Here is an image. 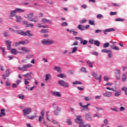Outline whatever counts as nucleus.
Here are the masks:
<instances>
[{
  "label": "nucleus",
  "mask_w": 127,
  "mask_h": 127,
  "mask_svg": "<svg viewBox=\"0 0 127 127\" xmlns=\"http://www.w3.org/2000/svg\"><path fill=\"white\" fill-rule=\"evenodd\" d=\"M22 112L23 113V116L24 117H27L28 119L29 120H33V119H35L36 118V116H33L31 117L27 116L28 115H29L30 113H31V109L28 107L25 108L23 109Z\"/></svg>",
  "instance_id": "f257e3e1"
},
{
  "label": "nucleus",
  "mask_w": 127,
  "mask_h": 127,
  "mask_svg": "<svg viewBox=\"0 0 127 127\" xmlns=\"http://www.w3.org/2000/svg\"><path fill=\"white\" fill-rule=\"evenodd\" d=\"M17 34H19L20 35H22L23 36H28V37H32L33 34L31 33L30 30H28L24 32L23 31L18 30L16 31Z\"/></svg>",
  "instance_id": "f03ea898"
},
{
  "label": "nucleus",
  "mask_w": 127,
  "mask_h": 127,
  "mask_svg": "<svg viewBox=\"0 0 127 127\" xmlns=\"http://www.w3.org/2000/svg\"><path fill=\"white\" fill-rule=\"evenodd\" d=\"M58 83L59 85L62 86V87H64V88H68V87H69V84L63 80H60L58 82Z\"/></svg>",
  "instance_id": "7ed1b4c3"
},
{
  "label": "nucleus",
  "mask_w": 127,
  "mask_h": 127,
  "mask_svg": "<svg viewBox=\"0 0 127 127\" xmlns=\"http://www.w3.org/2000/svg\"><path fill=\"white\" fill-rule=\"evenodd\" d=\"M31 74H32V73L31 72H28L26 74H23L22 76H23V77H24V78H25V79L26 80H28L29 81H30V80H31V79H32V77L31 76Z\"/></svg>",
  "instance_id": "20e7f679"
},
{
  "label": "nucleus",
  "mask_w": 127,
  "mask_h": 127,
  "mask_svg": "<svg viewBox=\"0 0 127 127\" xmlns=\"http://www.w3.org/2000/svg\"><path fill=\"white\" fill-rule=\"evenodd\" d=\"M60 111H61V108L59 106H57L54 111L55 116H58L59 113H60Z\"/></svg>",
  "instance_id": "39448f33"
},
{
  "label": "nucleus",
  "mask_w": 127,
  "mask_h": 127,
  "mask_svg": "<svg viewBox=\"0 0 127 127\" xmlns=\"http://www.w3.org/2000/svg\"><path fill=\"white\" fill-rule=\"evenodd\" d=\"M85 120L87 121H92L93 118H92V116H91V114L90 113H87L85 114Z\"/></svg>",
  "instance_id": "423d86ee"
},
{
  "label": "nucleus",
  "mask_w": 127,
  "mask_h": 127,
  "mask_svg": "<svg viewBox=\"0 0 127 127\" xmlns=\"http://www.w3.org/2000/svg\"><path fill=\"white\" fill-rule=\"evenodd\" d=\"M92 75L94 77L95 79L96 80H99V82H101V79L102 78V75H98V74L95 72H92Z\"/></svg>",
  "instance_id": "0eeeda50"
},
{
  "label": "nucleus",
  "mask_w": 127,
  "mask_h": 127,
  "mask_svg": "<svg viewBox=\"0 0 127 127\" xmlns=\"http://www.w3.org/2000/svg\"><path fill=\"white\" fill-rule=\"evenodd\" d=\"M75 121L77 124H82L83 120H82V116H78L77 117V119L75 120Z\"/></svg>",
  "instance_id": "6e6552de"
},
{
  "label": "nucleus",
  "mask_w": 127,
  "mask_h": 127,
  "mask_svg": "<svg viewBox=\"0 0 127 127\" xmlns=\"http://www.w3.org/2000/svg\"><path fill=\"white\" fill-rule=\"evenodd\" d=\"M103 96L106 97V98H110V97H112V94L111 92L106 91L105 93H103Z\"/></svg>",
  "instance_id": "1a4fd4ad"
},
{
  "label": "nucleus",
  "mask_w": 127,
  "mask_h": 127,
  "mask_svg": "<svg viewBox=\"0 0 127 127\" xmlns=\"http://www.w3.org/2000/svg\"><path fill=\"white\" fill-rule=\"evenodd\" d=\"M52 95H53V96H55V97H61V93L60 92L52 91Z\"/></svg>",
  "instance_id": "9d476101"
},
{
  "label": "nucleus",
  "mask_w": 127,
  "mask_h": 127,
  "mask_svg": "<svg viewBox=\"0 0 127 127\" xmlns=\"http://www.w3.org/2000/svg\"><path fill=\"white\" fill-rule=\"evenodd\" d=\"M5 42L7 44V48L8 50H10V49H11V41L6 40L5 41Z\"/></svg>",
  "instance_id": "9b49d317"
},
{
  "label": "nucleus",
  "mask_w": 127,
  "mask_h": 127,
  "mask_svg": "<svg viewBox=\"0 0 127 127\" xmlns=\"http://www.w3.org/2000/svg\"><path fill=\"white\" fill-rule=\"evenodd\" d=\"M56 42L54 40H52L51 39H47V45H51L52 44H54Z\"/></svg>",
  "instance_id": "f8f14e48"
},
{
  "label": "nucleus",
  "mask_w": 127,
  "mask_h": 127,
  "mask_svg": "<svg viewBox=\"0 0 127 127\" xmlns=\"http://www.w3.org/2000/svg\"><path fill=\"white\" fill-rule=\"evenodd\" d=\"M23 70H27V68H29L30 67H32V64H24L23 65Z\"/></svg>",
  "instance_id": "ddd939ff"
},
{
  "label": "nucleus",
  "mask_w": 127,
  "mask_h": 127,
  "mask_svg": "<svg viewBox=\"0 0 127 127\" xmlns=\"http://www.w3.org/2000/svg\"><path fill=\"white\" fill-rule=\"evenodd\" d=\"M115 30H116L115 29V28H109V29H107L105 31H104V34H107L106 32H111L112 31H115Z\"/></svg>",
  "instance_id": "4468645a"
},
{
  "label": "nucleus",
  "mask_w": 127,
  "mask_h": 127,
  "mask_svg": "<svg viewBox=\"0 0 127 127\" xmlns=\"http://www.w3.org/2000/svg\"><path fill=\"white\" fill-rule=\"evenodd\" d=\"M77 28H78V29H79L80 30L83 31V30H85V29H86V27H85L84 26H83L82 25H79L77 26Z\"/></svg>",
  "instance_id": "2eb2a0df"
},
{
  "label": "nucleus",
  "mask_w": 127,
  "mask_h": 127,
  "mask_svg": "<svg viewBox=\"0 0 127 127\" xmlns=\"http://www.w3.org/2000/svg\"><path fill=\"white\" fill-rule=\"evenodd\" d=\"M33 17V13L31 12L29 14H27L25 18H27L28 19H30V18H32Z\"/></svg>",
  "instance_id": "dca6fc26"
},
{
  "label": "nucleus",
  "mask_w": 127,
  "mask_h": 127,
  "mask_svg": "<svg viewBox=\"0 0 127 127\" xmlns=\"http://www.w3.org/2000/svg\"><path fill=\"white\" fill-rule=\"evenodd\" d=\"M87 64L89 66V67H91V68H93V64H94V62H92L89 60H88L87 62Z\"/></svg>",
  "instance_id": "f3484780"
},
{
  "label": "nucleus",
  "mask_w": 127,
  "mask_h": 127,
  "mask_svg": "<svg viewBox=\"0 0 127 127\" xmlns=\"http://www.w3.org/2000/svg\"><path fill=\"white\" fill-rule=\"evenodd\" d=\"M0 117L1 118L2 116H5V113L3 112H5V110L4 109H2L0 110Z\"/></svg>",
  "instance_id": "a211bd4d"
},
{
  "label": "nucleus",
  "mask_w": 127,
  "mask_h": 127,
  "mask_svg": "<svg viewBox=\"0 0 127 127\" xmlns=\"http://www.w3.org/2000/svg\"><path fill=\"white\" fill-rule=\"evenodd\" d=\"M16 13V11L15 10H11L10 12V15L12 17L15 16V14Z\"/></svg>",
  "instance_id": "6ab92c4d"
},
{
  "label": "nucleus",
  "mask_w": 127,
  "mask_h": 127,
  "mask_svg": "<svg viewBox=\"0 0 127 127\" xmlns=\"http://www.w3.org/2000/svg\"><path fill=\"white\" fill-rule=\"evenodd\" d=\"M101 52H103V53H107V54H109V53H112V51L107 50V49H103L101 50Z\"/></svg>",
  "instance_id": "aec40b11"
},
{
  "label": "nucleus",
  "mask_w": 127,
  "mask_h": 127,
  "mask_svg": "<svg viewBox=\"0 0 127 127\" xmlns=\"http://www.w3.org/2000/svg\"><path fill=\"white\" fill-rule=\"evenodd\" d=\"M29 21H33V22H38V18L37 17H35L32 19H29Z\"/></svg>",
  "instance_id": "412c9836"
},
{
  "label": "nucleus",
  "mask_w": 127,
  "mask_h": 127,
  "mask_svg": "<svg viewBox=\"0 0 127 127\" xmlns=\"http://www.w3.org/2000/svg\"><path fill=\"white\" fill-rule=\"evenodd\" d=\"M21 49L24 52H29L30 51V50L28 49L26 47H22Z\"/></svg>",
  "instance_id": "4be33fe9"
},
{
  "label": "nucleus",
  "mask_w": 127,
  "mask_h": 127,
  "mask_svg": "<svg viewBox=\"0 0 127 127\" xmlns=\"http://www.w3.org/2000/svg\"><path fill=\"white\" fill-rule=\"evenodd\" d=\"M15 9H16V11H17V12L21 13V12H24V11H25V10L19 8H16Z\"/></svg>",
  "instance_id": "5701e85b"
},
{
  "label": "nucleus",
  "mask_w": 127,
  "mask_h": 127,
  "mask_svg": "<svg viewBox=\"0 0 127 127\" xmlns=\"http://www.w3.org/2000/svg\"><path fill=\"white\" fill-rule=\"evenodd\" d=\"M77 50H78V47H74L72 48L71 52L69 53V54H71V53H75Z\"/></svg>",
  "instance_id": "b1692460"
},
{
  "label": "nucleus",
  "mask_w": 127,
  "mask_h": 127,
  "mask_svg": "<svg viewBox=\"0 0 127 127\" xmlns=\"http://www.w3.org/2000/svg\"><path fill=\"white\" fill-rule=\"evenodd\" d=\"M104 125H102V127H107L109 125V122L108 121V119H105L104 121Z\"/></svg>",
  "instance_id": "393cba45"
},
{
  "label": "nucleus",
  "mask_w": 127,
  "mask_h": 127,
  "mask_svg": "<svg viewBox=\"0 0 127 127\" xmlns=\"http://www.w3.org/2000/svg\"><path fill=\"white\" fill-rule=\"evenodd\" d=\"M87 43H88V41L86 40H83V39L81 40L80 42V44H83V45H87Z\"/></svg>",
  "instance_id": "a878e982"
},
{
  "label": "nucleus",
  "mask_w": 127,
  "mask_h": 127,
  "mask_svg": "<svg viewBox=\"0 0 127 127\" xmlns=\"http://www.w3.org/2000/svg\"><path fill=\"white\" fill-rule=\"evenodd\" d=\"M11 53L12 54H14V55H16L17 54V51L15 49H12L11 50Z\"/></svg>",
  "instance_id": "bb28decb"
},
{
  "label": "nucleus",
  "mask_w": 127,
  "mask_h": 127,
  "mask_svg": "<svg viewBox=\"0 0 127 127\" xmlns=\"http://www.w3.org/2000/svg\"><path fill=\"white\" fill-rule=\"evenodd\" d=\"M109 46H110V43L109 42L105 43L103 45V47H104V48H108Z\"/></svg>",
  "instance_id": "cd10ccee"
},
{
  "label": "nucleus",
  "mask_w": 127,
  "mask_h": 127,
  "mask_svg": "<svg viewBox=\"0 0 127 127\" xmlns=\"http://www.w3.org/2000/svg\"><path fill=\"white\" fill-rule=\"evenodd\" d=\"M100 44H101V43L100 42V41H99L98 40H96L94 41V45H96L98 47H99V46H100Z\"/></svg>",
  "instance_id": "c85d7f7f"
},
{
  "label": "nucleus",
  "mask_w": 127,
  "mask_h": 127,
  "mask_svg": "<svg viewBox=\"0 0 127 127\" xmlns=\"http://www.w3.org/2000/svg\"><path fill=\"white\" fill-rule=\"evenodd\" d=\"M84 100L86 102H89V101H91V100H92V97H91V96L85 97L84 98Z\"/></svg>",
  "instance_id": "c756f323"
},
{
  "label": "nucleus",
  "mask_w": 127,
  "mask_h": 127,
  "mask_svg": "<svg viewBox=\"0 0 127 127\" xmlns=\"http://www.w3.org/2000/svg\"><path fill=\"white\" fill-rule=\"evenodd\" d=\"M55 70L57 72H61V68L60 66H55Z\"/></svg>",
  "instance_id": "7c9ffc66"
},
{
  "label": "nucleus",
  "mask_w": 127,
  "mask_h": 127,
  "mask_svg": "<svg viewBox=\"0 0 127 127\" xmlns=\"http://www.w3.org/2000/svg\"><path fill=\"white\" fill-rule=\"evenodd\" d=\"M41 43L43 44V45H47V39L42 40Z\"/></svg>",
  "instance_id": "2f4dec72"
},
{
  "label": "nucleus",
  "mask_w": 127,
  "mask_h": 127,
  "mask_svg": "<svg viewBox=\"0 0 127 127\" xmlns=\"http://www.w3.org/2000/svg\"><path fill=\"white\" fill-rule=\"evenodd\" d=\"M48 21H49V20H48L46 18H43L42 19L41 22L42 23H47V22H48Z\"/></svg>",
  "instance_id": "473e14b6"
},
{
  "label": "nucleus",
  "mask_w": 127,
  "mask_h": 127,
  "mask_svg": "<svg viewBox=\"0 0 127 127\" xmlns=\"http://www.w3.org/2000/svg\"><path fill=\"white\" fill-rule=\"evenodd\" d=\"M16 18L17 22H19V21L22 19V18L20 16H16Z\"/></svg>",
  "instance_id": "72a5a7b5"
},
{
  "label": "nucleus",
  "mask_w": 127,
  "mask_h": 127,
  "mask_svg": "<svg viewBox=\"0 0 127 127\" xmlns=\"http://www.w3.org/2000/svg\"><path fill=\"white\" fill-rule=\"evenodd\" d=\"M122 91H124L125 94L127 96V87H124L122 88Z\"/></svg>",
  "instance_id": "f704fd0d"
},
{
  "label": "nucleus",
  "mask_w": 127,
  "mask_h": 127,
  "mask_svg": "<svg viewBox=\"0 0 127 127\" xmlns=\"http://www.w3.org/2000/svg\"><path fill=\"white\" fill-rule=\"evenodd\" d=\"M88 23L90 24V25H95V21L89 20Z\"/></svg>",
  "instance_id": "c9c22d12"
},
{
  "label": "nucleus",
  "mask_w": 127,
  "mask_h": 127,
  "mask_svg": "<svg viewBox=\"0 0 127 127\" xmlns=\"http://www.w3.org/2000/svg\"><path fill=\"white\" fill-rule=\"evenodd\" d=\"M125 81H127V76H126V74H123L122 76V82H125Z\"/></svg>",
  "instance_id": "e433bc0d"
},
{
  "label": "nucleus",
  "mask_w": 127,
  "mask_h": 127,
  "mask_svg": "<svg viewBox=\"0 0 127 127\" xmlns=\"http://www.w3.org/2000/svg\"><path fill=\"white\" fill-rule=\"evenodd\" d=\"M72 84H74V85H82V82L79 81H75L72 82Z\"/></svg>",
  "instance_id": "4c0bfd02"
},
{
  "label": "nucleus",
  "mask_w": 127,
  "mask_h": 127,
  "mask_svg": "<svg viewBox=\"0 0 127 127\" xmlns=\"http://www.w3.org/2000/svg\"><path fill=\"white\" fill-rule=\"evenodd\" d=\"M57 77H59V78H65L66 76L63 73H61L60 74H58Z\"/></svg>",
  "instance_id": "58836bf2"
},
{
  "label": "nucleus",
  "mask_w": 127,
  "mask_h": 127,
  "mask_svg": "<svg viewBox=\"0 0 127 127\" xmlns=\"http://www.w3.org/2000/svg\"><path fill=\"white\" fill-rule=\"evenodd\" d=\"M115 97H119V96H121V91H118L116 92L115 93Z\"/></svg>",
  "instance_id": "ea45409f"
},
{
  "label": "nucleus",
  "mask_w": 127,
  "mask_h": 127,
  "mask_svg": "<svg viewBox=\"0 0 127 127\" xmlns=\"http://www.w3.org/2000/svg\"><path fill=\"white\" fill-rule=\"evenodd\" d=\"M66 123L69 126H71V125H72V122L71 121V119L66 120Z\"/></svg>",
  "instance_id": "a19ab883"
},
{
  "label": "nucleus",
  "mask_w": 127,
  "mask_h": 127,
  "mask_svg": "<svg viewBox=\"0 0 127 127\" xmlns=\"http://www.w3.org/2000/svg\"><path fill=\"white\" fill-rule=\"evenodd\" d=\"M50 78V74H47L45 76V81H48Z\"/></svg>",
  "instance_id": "79ce46f5"
},
{
  "label": "nucleus",
  "mask_w": 127,
  "mask_h": 127,
  "mask_svg": "<svg viewBox=\"0 0 127 127\" xmlns=\"http://www.w3.org/2000/svg\"><path fill=\"white\" fill-rule=\"evenodd\" d=\"M41 32L42 33H48V30L47 29H42L41 30Z\"/></svg>",
  "instance_id": "37998d69"
},
{
  "label": "nucleus",
  "mask_w": 127,
  "mask_h": 127,
  "mask_svg": "<svg viewBox=\"0 0 127 127\" xmlns=\"http://www.w3.org/2000/svg\"><path fill=\"white\" fill-rule=\"evenodd\" d=\"M115 21H125V19H122L121 18H116Z\"/></svg>",
  "instance_id": "c03bdc74"
},
{
  "label": "nucleus",
  "mask_w": 127,
  "mask_h": 127,
  "mask_svg": "<svg viewBox=\"0 0 127 127\" xmlns=\"http://www.w3.org/2000/svg\"><path fill=\"white\" fill-rule=\"evenodd\" d=\"M80 71H81V72H84V73H87V71L86 70V68L84 67H82L81 68Z\"/></svg>",
  "instance_id": "a18cd8bd"
},
{
  "label": "nucleus",
  "mask_w": 127,
  "mask_h": 127,
  "mask_svg": "<svg viewBox=\"0 0 127 127\" xmlns=\"http://www.w3.org/2000/svg\"><path fill=\"white\" fill-rule=\"evenodd\" d=\"M115 74L116 75L121 74V70L119 69H116L115 70Z\"/></svg>",
  "instance_id": "49530a36"
},
{
  "label": "nucleus",
  "mask_w": 127,
  "mask_h": 127,
  "mask_svg": "<svg viewBox=\"0 0 127 127\" xmlns=\"http://www.w3.org/2000/svg\"><path fill=\"white\" fill-rule=\"evenodd\" d=\"M5 75L6 76L8 77V76H9V69H6V71H5Z\"/></svg>",
  "instance_id": "de8ad7c7"
},
{
  "label": "nucleus",
  "mask_w": 127,
  "mask_h": 127,
  "mask_svg": "<svg viewBox=\"0 0 127 127\" xmlns=\"http://www.w3.org/2000/svg\"><path fill=\"white\" fill-rule=\"evenodd\" d=\"M42 120H44V117L43 116H40L38 120L39 122L41 123V122H42Z\"/></svg>",
  "instance_id": "09e8293b"
},
{
  "label": "nucleus",
  "mask_w": 127,
  "mask_h": 127,
  "mask_svg": "<svg viewBox=\"0 0 127 127\" xmlns=\"http://www.w3.org/2000/svg\"><path fill=\"white\" fill-rule=\"evenodd\" d=\"M62 26H68V23L64 22L61 24Z\"/></svg>",
  "instance_id": "8fccbe9b"
},
{
  "label": "nucleus",
  "mask_w": 127,
  "mask_h": 127,
  "mask_svg": "<svg viewBox=\"0 0 127 127\" xmlns=\"http://www.w3.org/2000/svg\"><path fill=\"white\" fill-rule=\"evenodd\" d=\"M111 110H112V111H114V112H119V109H118L117 107L111 108Z\"/></svg>",
  "instance_id": "3c124183"
},
{
  "label": "nucleus",
  "mask_w": 127,
  "mask_h": 127,
  "mask_svg": "<svg viewBox=\"0 0 127 127\" xmlns=\"http://www.w3.org/2000/svg\"><path fill=\"white\" fill-rule=\"evenodd\" d=\"M104 17V16H103V15L101 14H98L97 15V18H103Z\"/></svg>",
  "instance_id": "603ef678"
},
{
  "label": "nucleus",
  "mask_w": 127,
  "mask_h": 127,
  "mask_svg": "<svg viewBox=\"0 0 127 127\" xmlns=\"http://www.w3.org/2000/svg\"><path fill=\"white\" fill-rule=\"evenodd\" d=\"M75 39H76V40H79V41H82V40L83 39H82V38L80 37H75Z\"/></svg>",
  "instance_id": "864d4df0"
},
{
  "label": "nucleus",
  "mask_w": 127,
  "mask_h": 127,
  "mask_svg": "<svg viewBox=\"0 0 127 127\" xmlns=\"http://www.w3.org/2000/svg\"><path fill=\"white\" fill-rule=\"evenodd\" d=\"M9 30H10V31H11L12 32H15V33H16L17 34V32L16 31H17L18 30L15 31L11 28H9Z\"/></svg>",
  "instance_id": "5fc2aeb1"
},
{
  "label": "nucleus",
  "mask_w": 127,
  "mask_h": 127,
  "mask_svg": "<svg viewBox=\"0 0 127 127\" xmlns=\"http://www.w3.org/2000/svg\"><path fill=\"white\" fill-rule=\"evenodd\" d=\"M116 78L117 80H120L121 79V74H116Z\"/></svg>",
  "instance_id": "6e6d98bb"
},
{
  "label": "nucleus",
  "mask_w": 127,
  "mask_h": 127,
  "mask_svg": "<svg viewBox=\"0 0 127 127\" xmlns=\"http://www.w3.org/2000/svg\"><path fill=\"white\" fill-rule=\"evenodd\" d=\"M94 42H95V40L93 39H91L89 40V43H90V44H94Z\"/></svg>",
  "instance_id": "4d7b16f0"
},
{
  "label": "nucleus",
  "mask_w": 127,
  "mask_h": 127,
  "mask_svg": "<svg viewBox=\"0 0 127 127\" xmlns=\"http://www.w3.org/2000/svg\"><path fill=\"white\" fill-rule=\"evenodd\" d=\"M33 57V56L32 55H28L26 58H27V59H30V58H32Z\"/></svg>",
  "instance_id": "13d9d810"
},
{
  "label": "nucleus",
  "mask_w": 127,
  "mask_h": 127,
  "mask_svg": "<svg viewBox=\"0 0 127 127\" xmlns=\"http://www.w3.org/2000/svg\"><path fill=\"white\" fill-rule=\"evenodd\" d=\"M33 27V24H27L26 25V27Z\"/></svg>",
  "instance_id": "bf43d9fd"
},
{
  "label": "nucleus",
  "mask_w": 127,
  "mask_h": 127,
  "mask_svg": "<svg viewBox=\"0 0 127 127\" xmlns=\"http://www.w3.org/2000/svg\"><path fill=\"white\" fill-rule=\"evenodd\" d=\"M116 14H118V13L117 12L111 11L110 12V15H116Z\"/></svg>",
  "instance_id": "052dcab7"
},
{
  "label": "nucleus",
  "mask_w": 127,
  "mask_h": 127,
  "mask_svg": "<svg viewBox=\"0 0 127 127\" xmlns=\"http://www.w3.org/2000/svg\"><path fill=\"white\" fill-rule=\"evenodd\" d=\"M71 32L73 33V35H77L78 34V32H75L73 29H71Z\"/></svg>",
  "instance_id": "680f3d73"
},
{
  "label": "nucleus",
  "mask_w": 127,
  "mask_h": 127,
  "mask_svg": "<svg viewBox=\"0 0 127 127\" xmlns=\"http://www.w3.org/2000/svg\"><path fill=\"white\" fill-rule=\"evenodd\" d=\"M3 34L5 37H7L8 36H9V35H8V32H4Z\"/></svg>",
  "instance_id": "e2e57ef3"
},
{
  "label": "nucleus",
  "mask_w": 127,
  "mask_h": 127,
  "mask_svg": "<svg viewBox=\"0 0 127 127\" xmlns=\"http://www.w3.org/2000/svg\"><path fill=\"white\" fill-rule=\"evenodd\" d=\"M19 99H21V100H23L24 99V95H18Z\"/></svg>",
  "instance_id": "0e129e2a"
},
{
  "label": "nucleus",
  "mask_w": 127,
  "mask_h": 127,
  "mask_svg": "<svg viewBox=\"0 0 127 127\" xmlns=\"http://www.w3.org/2000/svg\"><path fill=\"white\" fill-rule=\"evenodd\" d=\"M0 50H1V51L3 53V54H5V52L4 51V48L0 47Z\"/></svg>",
  "instance_id": "69168bd1"
},
{
  "label": "nucleus",
  "mask_w": 127,
  "mask_h": 127,
  "mask_svg": "<svg viewBox=\"0 0 127 127\" xmlns=\"http://www.w3.org/2000/svg\"><path fill=\"white\" fill-rule=\"evenodd\" d=\"M79 22L81 24L85 23V22H87V20H81Z\"/></svg>",
  "instance_id": "338daca9"
},
{
  "label": "nucleus",
  "mask_w": 127,
  "mask_h": 127,
  "mask_svg": "<svg viewBox=\"0 0 127 127\" xmlns=\"http://www.w3.org/2000/svg\"><path fill=\"white\" fill-rule=\"evenodd\" d=\"M77 45H78V42L76 41L71 45V46H75Z\"/></svg>",
  "instance_id": "774afa93"
}]
</instances>
